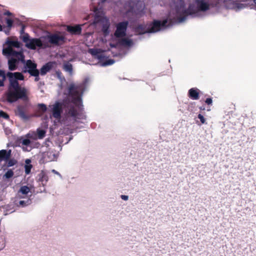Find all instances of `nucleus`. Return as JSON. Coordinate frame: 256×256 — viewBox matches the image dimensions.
<instances>
[{
	"instance_id": "obj_1",
	"label": "nucleus",
	"mask_w": 256,
	"mask_h": 256,
	"mask_svg": "<svg viewBox=\"0 0 256 256\" xmlns=\"http://www.w3.org/2000/svg\"><path fill=\"white\" fill-rule=\"evenodd\" d=\"M6 77L8 78L9 85L8 90L6 93V100L9 103H13L18 100L24 101L28 100V90L24 86H22L18 82L24 80V75L20 72H8L6 74L4 70H0V87L4 86V82Z\"/></svg>"
},
{
	"instance_id": "obj_2",
	"label": "nucleus",
	"mask_w": 256,
	"mask_h": 256,
	"mask_svg": "<svg viewBox=\"0 0 256 256\" xmlns=\"http://www.w3.org/2000/svg\"><path fill=\"white\" fill-rule=\"evenodd\" d=\"M190 0H176L172 2L170 7L174 8L176 12V16L178 22L184 21L188 15L197 14L198 8L194 4H190L187 9L186 8V4H189Z\"/></svg>"
},
{
	"instance_id": "obj_3",
	"label": "nucleus",
	"mask_w": 256,
	"mask_h": 256,
	"mask_svg": "<svg viewBox=\"0 0 256 256\" xmlns=\"http://www.w3.org/2000/svg\"><path fill=\"white\" fill-rule=\"evenodd\" d=\"M6 44L8 45V47L3 49V54L18 58L22 61H24V56L22 52H16L12 48V47L16 48L20 47V44L18 40H8L6 42Z\"/></svg>"
},
{
	"instance_id": "obj_4",
	"label": "nucleus",
	"mask_w": 256,
	"mask_h": 256,
	"mask_svg": "<svg viewBox=\"0 0 256 256\" xmlns=\"http://www.w3.org/2000/svg\"><path fill=\"white\" fill-rule=\"evenodd\" d=\"M70 94L72 96V102L77 104L82 102L81 96L84 92L83 85L70 84L68 88Z\"/></svg>"
},
{
	"instance_id": "obj_5",
	"label": "nucleus",
	"mask_w": 256,
	"mask_h": 256,
	"mask_svg": "<svg viewBox=\"0 0 256 256\" xmlns=\"http://www.w3.org/2000/svg\"><path fill=\"white\" fill-rule=\"evenodd\" d=\"M21 40L25 44V46L28 48L32 50H36V48H42L43 44L39 38H30L28 34H24L21 36Z\"/></svg>"
},
{
	"instance_id": "obj_6",
	"label": "nucleus",
	"mask_w": 256,
	"mask_h": 256,
	"mask_svg": "<svg viewBox=\"0 0 256 256\" xmlns=\"http://www.w3.org/2000/svg\"><path fill=\"white\" fill-rule=\"evenodd\" d=\"M168 20L167 19L162 21L158 20H154L153 22L146 29V32L148 33H154L160 31V30L165 28L168 26L172 25V22L170 21L169 24H167Z\"/></svg>"
},
{
	"instance_id": "obj_7",
	"label": "nucleus",
	"mask_w": 256,
	"mask_h": 256,
	"mask_svg": "<svg viewBox=\"0 0 256 256\" xmlns=\"http://www.w3.org/2000/svg\"><path fill=\"white\" fill-rule=\"evenodd\" d=\"M220 0H212L210 1V4H208L205 2L204 0H196V3L197 5L198 12H205L209 10L210 6L216 8H219Z\"/></svg>"
},
{
	"instance_id": "obj_8",
	"label": "nucleus",
	"mask_w": 256,
	"mask_h": 256,
	"mask_svg": "<svg viewBox=\"0 0 256 256\" xmlns=\"http://www.w3.org/2000/svg\"><path fill=\"white\" fill-rule=\"evenodd\" d=\"M128 25V21H124L118 23L116 26V30L114 32V36L117 38L125 36L126 34V30Z\"/></svg>"
},
{
	"instance_id": "obj_9",
	"label": "nucleus",
	"mask_w": 256,
	"mask_h": 256,
	"mask_svg": "<svg viewBox=\"0 0 256 256\" xmlns=\"http://www.w3.org/2000/svg\"><path fill=\"white\" fill-rule=\"evenodd\" d=\"M15 114L21 119L25 120H28L30 118L28 106L26 104L18 106L15 110Z\"/></svg>"
},
{
	"instance_id": "obj_10",
	"label": "nucleus",
	"mask_w": 256,
	"mask_h": 256,
	"mask_svg": "<svg viewBox=\"0 0 256 256\" xmlns=\"http://www.w3.org/2000/svg\"><path fill=\"white\" fill-rule=\"evenodd\" d=\"M38 70L37 69V64L32 60H27L24 66L22 72H28L30 76L38 74Z\"/></svg>"
},
{
	"instance_id": "obj_11",
	"label": "nucleus",
	"mask_w": 256,
	"mask_h": 256,
	"mask_svg": "<svg viewBox=\"0 0 256 256\" xmlns=\"http://www.w3.org/2000/svg\"><path fill=\"white\" fill-rule=\"evenodd\" d=\"M50 43L59 46L64 42L65 38L63 36H60L58 34H52L48 36Z\"/></svg>"
},
{
	"instance_id": "obj_12",
	"label": "nucleus",
	"mask_w": 256,
	"mask_h": 256,
	"mask_svg": "<svg viewBox=\"0 0 256 256\" xmlns=\"http://www.w3.org/2000/svg\"><path fill=\"white\" fill-rule=\"evenodd\" d=\"M58 155L55 152L52 150H48L43 153L42 157L41 160L43 163H46L52 161L56 160Z\"/></svg>"
},
{
	"instance_id": "obj_13",
	"label": "nucleus",
	"mask_w": 256,
	"mask_h": 256,
	"mask_svg": "<svg viewBox=\"0 0 256 256\" xmlns=\"http://www.w3.org/2000/svg\"><path fill=\"white\" fill-rule=\"evenodd\" d=\"M62 112V105L60 102H56L52 108V116L56 118H60L61 113Z\"/></svg>"
},
{
	"instance_id": "obj_14",
	"label": "nucleus",
	"mask_w": 256,
	"mask_h": 256,
	"mask_svg": "<svg viewBox=\"0 0 256 256\" xmlns=\"http://www.w3.org/2000/svg\"><path fill=\"white\" fill-rule=\"evenodd\" d=\"M200 90L196 88H193L188 90V96L193 100H198L200 98Z\"/></svg>"
},
{
	"instance_id": "obj_15",
	"label": "nucleus",
	"mask_w": 256,
	"mask_h": 256,
	"mask_svg": "<svg viewBox=\"0 0 256 256\" xmlns=\"http://www.w3.org/2000/svg\"><path fill=\"white\" fill-rule=\"evenodd\" d=\"M54 62H48L40 68V72L42 76L45 75L48 72H50L54 67Z\"/></svg>"
},
{
	"instance_id": "obj_16",
	"label": "nucleus",
	"mask_w": 256,
	"mask_h": 256,
	"mask_svg": "<svg viewBox=\"0 0 256 256\" xmlns=\"http://www.w3.org/2000/svg\"><path fill=\"white\" fill-rule=\"evenodd\" d=\"M66 30L72 34H80L82 32V28L80 25L68 26Z\"/></svg>"
},
{
	"instance_id": "obj_17",
	"label": "nucleus",
	"mask_w": 256,
	"mask_h": 256,
	"mask_svg": "<svg viewBox=\"0 0 256 256\" xmlns=\"http://www.w3.org/2000/svg\"><path fill=\"white\" fill-rule=\"evenodd\" d=\"M12 58L8 60V66L9 70L12 71L17 69L18 61L22 60H19L18 58Z\"/></svg>"
},
{
	"instance_id": "obj_18",
	"label": "nucleus",
	"mask_w": 256,
	"mask_h": 256,
	"mask_svg": "<svg viewBox=\"0 0 256 256\" xmlns=\"http://www.w3.org/2000/svg\"><path fill=\"white\" fill-rule=\"evenodd\" d=\"M34 136H33L30 133H28L26 135V137L30 138L36 139L38 138L39 139H42L46 136V131L43 130L38 129L37 134H34Z\"/></svg>"
},
{
	"instance_id": "obj_19",
	"label": "nucleus",
	"mask_w": 256,
	"mask_h": 256,
	"mask_svg": "<svg viewBox=\"0 0 256 256\" xmlns=\"http://www.w3.org/2000/svg\"><path fill=\"white\" fill-rule=\"evenodd\" d=\"M11 150H0V162L7 161L10 158Z\"/></svg>"
},
{
	"instance_id": "obj_20",
	"label": "nucleus",
	"mask_w": 256,
	"mask_h": 256,
	"mask_svg": "<svg viewBox=\"0 0 256 256\" xmlns=\"http://www.w3.org/2000/svg\"><path fill=\"white\" fill-rule=\"evenodd\" d=\"M118 43L120 45L122 46H130L132 42V40L127 38H122L119 40Z\"/></svg>"
},
{
	"instance_id": "obj_21",
	"label": "nucleus",
	"mask_w": 256,
	"mask_h": 256,
	"mask_svg": "<svg viewBox=\"0 0 256 256\" xmlns=\"http://www.w3.org/2000/svg\"><path fill=\"white\" fill-rule=\"evenodd\" d=\"M110 22L106 20L103 24L102 26V31L105 35H107L109 33Z\"/></svg>"
},
{
	"instance_id": "obj_22",
	"label": "nucleus",
	"mask_w": 256,
	"mask_h": 256,
	"mask_svg": "<svg viewBox=\"0 0 256 256\" xmlns=\"http://www.w3.org/2000/svg\"><path fill=\"white\" fill-rule=\"evenodd\" d=\"M18 142L20 144H22L24 146H28L30 143L31 142L30 139L28 138H24L22 137H21L20 138H18Z\"/></svg>"
},
{
	"instance_id": "obj_23",
	"label": "nucleus",
	"mask_w": 256,
	"mask_h": 256,
	"mask_svg": "<svg viewBox=\"0 0 256 256\" xmlns=\"http://www.w3.org/2000/svg\"><path fill=\"white\" fill-rule=\"evenodd\" d=\"M14 174V172L12 170H8L5 174L2 176V180H6V179L12 178Z\"/></svg>"
},
{
	"instance_id": "obj_24",
	"label": "nucleus",
	"mask_w": 256,
	"mask_h": 256,
	"mask_svg": "<svg viewBox=\"0 0 256 256\" xmlns=\"http://www.w3.org/2000/svg\"><path fill=\"white\" fill-rule=\"evenodd\" d=\"M68 114L74 118L75 120H76V117L78 115V112L74 108H72L70 109Z\"/></svg>"
},
{
	"instance_id": "obj_25",
	"label": "nucleus",
	"mask_w": 256,
	"mask_h": 256,
	"mask_svg": "<svg viewBox=\"0 0 256 256\" xmlns=\"http://www.w3.org/2000/svg\"><path fill=\"white\" fill-rule=\"evenodd\" d=\"M30 192V188L26 186H22L19 192H20L24 194H26Z\"/></svg>"
},
{
	"instance_id": "obj_26",
	"label": "nucleus",
	"mask_w": 256,
	"mask_h": 256,
	"mask_svg": "<svg viewBox=\"0 0 256 256\" xmlns=\"http://www.w3.org/2000/svg\"><path fill=\"white\" fill-rule=\"evenodd\" d=\"M6 166L8 167H10V166H14L17 162V161L16 160H14V158L10 159V158L8 159V160L7 161H6Z\"/></svg>"
},
{
	"instance_id": "obj_27",
	"label": "nucleus",
	"mask_w": 256,
	"mask_h": 256,
	"mask_svg": "<svg viewBox=\"0 0 256 256\" xmlns=\"http://www.w3.org/2000/svg\"><path fill=\"white\" fill-rule=\"evenodd\" d=\"M64 68L65 70L68 72H72V66L71 64L67 63L64 65Z\"/></svg>"
},
{
	"instance_id": "obj_28",
	"label": "nucleus",
	"mask_w": 256,
	"mask_h": 256,
	"mask_svg": "<svg viewBox=\"0 0 256 256\" xmlns=\"http://www.w3.org/2000/svg\"><path fill=\"white\" fill-rule=\"evenodd\" d=\"M136 31L139 32L140 34L148 33L146 32V30H145L144 28L142 25H139L136 28Z\"/></svg>"
},
{
	"instance_id": "obj_29",
	"label": "nucleus",
	"mask_w": 256,
	"mask_h": 256,
	"mask_svg": "<svg viewBox=\"0 0 256 256\" xmlns=\"http://www.w3.org/2000/svg\"><path fill=\"white\" fill-rule=\"evenodd\" d=\"M38 107L39 108V110H41L42 112H46L47 110L46 105L43 104H38Z\"/></svg>"
},
{
	"instance_id": "obj_30",
	"label": "nucleus",
	"mask_w": 256,
	"mask_h": 256,
	"mask_svg": "<svg viewBox=\"0 0 256 256\" xmlns=\"http://www.w3.org/2000/svg\"><path fill=\"white\" fill-rule=\"evenodd\" d=\"M6 22L7 24V28H8V29H11L13 24V20L10 18H8L6 19Z\"/></svg>"
},
{
	"instance_id": "obj_31",
	"label": "nucleus",
	"mask_w": 256,
	"mask_h": 256,
	"mask_svg": "<svg viewBox=\"0 0 256 256\" xmlns=\"http://www.w3.org/2000/svg\"><path fill=\"white\" fill-rule=\"evenodd\" d=\"M0 118H2L6 120H8L9 118V116L4 111L0 110Z\"/></svg>"
},
{
	"instance_id": "obj_32",
	"label": "nucleus",
	"mask_w": 256,
	"mask_h": 256,
	"mask_svg": "<svg viewBox=\"0 0 256 256\" xmlns=\"http://www.w3.org/2000/svg\"><path fill=\"white\" fill-rule=\"evenodd\" d=\"M40 180L42 182H46L48 180V176L45 174H42V176L40 178Z\"/></svg>"
},
{
	"instance_id": "obj_33",
	"label": "nucleus",
	"mask_w": 256,
	"mask_h": 256,
	"mask_svg": "<svg viewBox=\"0 0 256 256\" xmlns=\"http://www.w3.org/2000/svg\"><path fill=\"white\" fill-rule=\"evenodd\" d=\"M25 172L26 174H30L31 168H32V165H26L25 166Z\"/></svg>"
},
{
	"instance_id": "obj_34",
	"label": "nucleus",
	"mask_w": 256,
	"mask_h": 256,
	"mask_svg": "<svg viewBox=\"0 0 256 256\" xmlns=\"http://www.w3.org/2000/svg\"><path fill=\"white\" fill-rule=\"evenodd\" d=\"M198 118L200 120L202 124H205L206 120L202 115L201 114H198Z\"/></svg>"
},
{
	"instance_id": "obj_35",
	"label": "nucleus",
	"mask_w": 256,
	"mask_h": 256,
	"mask_svg": "<svg viewBox=\"0 0 256 256\" xmlns=\"http://www.w3.org/2000/svg\"><path fill=\"white\" fill-rule=\"evenodd\" d=\"M24 28H25V26L24 25H22V29L20 30V38L21 39V36H24V34H26V33H25L24 32Z\"/></svg>"
},
{
	"instance_id": "obj_36",
	"label": "nucleus",
	"mask_w": 256,
	"mask_h": 256,
	"mask_svg": "<svg viewBox=\"0 0 256 256\" xmlns=\"http://www.w3.org/2000/svg\"><path fill=\"white\" fill-rule=\"evenodd\" d=\"M205 102L210 105V104H212V98H207L206 100H205Z\"/></svg>"
},
{
	"instance_id": "obj_37",
	"label": "nucleus",
	"mask_w": 256,
	"mask_h": 256,
	"mask_svg": "<svg viewBox=\"0 0 256 256\" xmlns=\"http://www.w3.org/2000/svg\"><path fill=\"white\" fill-rule=\"evenodd\" d=\"M86 116L83 114L78 113V117H76V119H85Z\"/></svg>"
},
{
	"instance_id": "obj_38",
	"label": "nucleus",
	"mask_w": 256,
	"mask_h": 256,
	"mask_svg": "<svg viewBox=\"0 0 256 256\" xmlns=\"http://www.w3.org/2000/svg\"><path fill=\"white\" fill-rule=\"evenodd\" d=\"M38 74L36 75H35V76H34L35 77V78H34V81L35 82H38L39 80H40V77H39V75H40V71L38 70Z\"/></svg>"
},
{
	"instance_id": "obj_39",
	"label": "nucleus",
	"mask_w": 256,
	"mask_h": 256,
	"mask_svg": "<svg viewBox=\"0 0 256 256\" xmlns=\"http://www.w3.org/2000/svg\"><path fill=\"white\" fill-rule=\"evenodd\" d=\"M114 61L112 60H109L104 62V65H109L114 64Z\"/></svg>"
},
{
	"instance_id": "obj_40",
	"label": "nucleus",
	"mask_w": 256,
	"mask_h": 256,
	"mask_svg": "<svg viewBox=\"0 0 256 256\" xmlns=\"http://www.w3.org/2000/svg\"><path fill=\"white\" fill-rule=\"evenodd\" d=\"M10 29H8V28H6V29L4 30V32L6 33V35H9L10 33Z\"/></svg>"
},
{
	"instance_id": "obj_41",
	"label": "nucleus",
	"mask_w": 256,
	"mask_h": 256,
	"mask_svg": "<svg viewBox=\"0 0 256 256\" xmlns=\"http://www.w3.org/2000/svg\"><path fill=\"white\" fill-rule=\"evenodd\" d=\"M121 198H122V200H128V196H126V195H122V196H121Z\"/></svg>"
},
{
	"instance_id": "obj_42",
	"label": "nucleus",
	"mask_w": 256,
	"mask_h": 256,
	"mask_svg": "<svg viewBox=\"0 0 256 256\" xmlns=\"http://www.w3.org/2000/svg\"><path fill=\"white\" fill-rule=\"evenodd\" d=\"M19 204L20 205L22 206H26V202L24 200H20Z\"/></svg>"
},
{
	"instance_id": "obj_43",
	"label": "nucleus",
	"mask_w": 256,
	"mask_h": 256,
	"mask_svg": "<svg viewBox=\"0 0 256 256\" xmlns=\"http://www.w3.org/2000/svg\"><path fill=\"white\" fill-rule=\"evenodd\" d=\"M52 172L55 174L60 175V173L58 172L57 171H56L55 170H52Z\"/></svg>"
},
{
	"instance_id": "obj_44",
	"label": "nucleus",
	"mask_w": 256,
	"mask_h": 256,
	"mask_svg": "<svg viewBox=\"0 0 256 256\" xmlns=\"http://www.w3.org/2000/svg\"><path fill=\"white\" fill-rule=\"evenodd\" d=\"M92 54H94V55H96V54H97V52H96H96H92Z\"/></svg>"
},
{
	"instance_id": "obj_45",
	"label": "nucleus",
	"mask_w": 256,
	"mask_h": 256,
	"mask_svg": "<svg viewBox=\"0 0 256 256\" xmlns=\"http://www.w3.org/2000/svg\"><path fill=\"white\" fill-rule=\"evenodd\" d=\"M2 30V25L0 24V32H1Z\"/></svg>"
},
{
	"instance_id": "obj_46",
	"label": "nucleus",
	"mask_w": 256,
	"mask_h": 256,
	"mask_svg": "<svg viewBox=\"0 0 256 256\" xmlns=\"http://www.w3.org/2000/svg\"><path fill=\"white\" fill-rule=\"evenodd\" d=\"M7 14H8V15H10L11 14H10V12H7Z\"/></svg>"
},
{
	"instance_id": "obj_47",
	"label": "nucleus",
	"mask_w": 256,
	"mask_h": 256,
	"mask_svg": "<svg viewBox=\"0 0 256 256\" xmlns=\"http://www.w3.org/2000/svg\"><path fill=\"white\" fill-rule=\"evenodd\" d=\"M254 2L256 4V0H254Z\"/></svg>"
}]
</instances>
